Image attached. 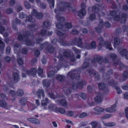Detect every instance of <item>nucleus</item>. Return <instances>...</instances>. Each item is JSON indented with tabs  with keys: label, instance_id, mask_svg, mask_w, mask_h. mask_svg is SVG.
Instances as JSON below:
<instances>
[{
	"label": "nucleus",
	"instance_id": "f8f14e48",
	"mask_svg": "<svg viewBox=\"0 0 128 128\" xmlns=\"http://www.w3.org/2000/svg\"><path fill=\"white\" fill-rule=\"evenodd\" d=\"M45 49L50 53L53 52L54 51V48L48 42V44L47 45V46L45 47Z\"/></svg>",
	"mask_w": 128,
	"mask_h": 128
},
{
	"label": "nucleus",
	"instance_id": "393cba45",
	"mask_svg": "<svg viewBox=\"0 0 128 128\" xmlns=\"http://www.w3.org/2000/svg\"><path fill=\"white\" fill-rule=\"evenodd\" d=\"M56 78L58 80L61 82H62L65 79V77L64 76L60 75H57Z\"/></svg>",
	"mask_w": 128,
	"mask_h": 128
},
{
	"label": "nucleus",
	"instance_id": "338daca9",
	"mask_svg": "<svg viewBox=\"0 0 128 128\" xmlns=\"http://www.w3.org/2000/svg\"><path fill=\"white\" fill-rule=\"evenodd\" d=\"M87 116V114L86 112H82L81 113L79 116L78 117L80 118H83L86 117Z\"/></svg>",
	"mask_w": 128,
	"mask_h": 128
},
{
	"label": "nucleus",
	"instance_id": "4d7b16f0",
	"mask_svg": "<svg viewBox=\"0 0 128 128\" xmlns=\"http://www.w3.org/2000/svg\"><path fill=\"white\" fill-rule=\"evenodd\" d=\"M46 30L44 29L42 30L39 33V34L40 35L44 36L46 35Z\"/></svg>",
	"mask_w": 128,
	"mask_h": 128
},
{
	"label": "nucleus",
	"instance_id": "e2e57ef3",
	"mask_svg": "<svg viewBox=\"0 0 128 128\" xmlns=\"http://www.w3.org/2000/svg\"><path fill=\"white\" fill-rule=\"evenodd\" d=\"M37 72L39 75H42V74L43 72L42 68H39L38 69Z\"/></svg>",
	"mask_w": 128,
	"mask_h": 128
},
{
	"label": "nucleus",
	"instance_id": "6ab92c4d",
	"mask_svg": "<svg viewBox=\"0 0 128 128\" xmlns=\"http://www.w3.org/2000/svg\"><path fill=\"white\" fill-rule=\"evenodd\" d=\"M29 121L36 124H40V121L34 118H29L28 119Z\"/></svg>",
	"mask_w": 128,
	"mask_h": 128
},
{
	"label": "nucleus",
	"instance_id": "7ed1b4c3",
	"mask_svg": "<svg viewBox=\"0 0 128 128\" xmlns=\"http://www.w3.org/2000/svg\"><path fill=\"white\" fill-rule=\"evenodd\" d=\"M68 74L72 78H74L76 80H78L80 79V76L79 74L78 73L77 70H74L72 72H69Z\"/></svg>",
	"mask_w": 128,
	"mask_h": 128
},
{
	"label": "nucleus",
	"instance_id": "f3484780",
	"mask_svg": "<svg viewBox=\"0 0 128 128\" xmlns=\"http://www.w3.org/2000/svg\"><path fill=\"white\" fill-rule=\"evenodd\" d=\"M118 83L117 81L114 82L113 80H111L108 82V85L110 86H112L113 87L115 88H118V87L117 86Z\"/></svg>",
	"mask_w": 128,
	"mask_h": 128
},
{
	"label": "nucleus",
	"instance_id": "f03ea898",
	"mask_svg": "<svg viewBox=\"0 0 128 128\" xmlns=\"http://www.w3.org/2000/svg\"><path fill=\"white\" fill-rule=\"evenodd\" d=\"M60 6L61 5L63 6L64 7H61L60 8V10L61 11H65L66 10V8H70L71 7V4L69 2H67L59 1L57 3Z\"/></svg>",
	"mask_w": 128,
	"mask_h": 128
},
{
	"label": "nucleus",
	"instance_id": "37998d69",
	"mask_svg": "<svg viewBox=\"0 0 128 128\" xmlns=\"http://www.w3.org/2000/svg\"><path fill=\"white\" fill-rule=\"evenodd\" d=\"M26 99L23 98H22L20 100V102L21 104L22 105H24L25 104V102Z\"/></svg>",
	"mask_w": 128,
	"mask_h": 128
},
{
	"label": "nucleus",
	"instance_id": "8fccbe9b",
	"mask_svg": "<svg viewBox=\"0 0 128 128\" xmlns=\"http://www.w3.org/2000/svg\"><path fill=\"white\" fill-rule=\"evenodd\" d=\"M109 57L112 60L116 59L117 57V55L115 54H111L109 55Z\"/></svg>",
	"mask_w": 128,
	"mask_h": 128
},
{
	"label": "nucleus",
	"instance_id": "39448f33",
	"mask_svg": "<svg viewBox=\"0 0 128 128\" xmlns=\"http://www.w3.org/2000/svg\"><path fill=\"white\" fill-rule=\"evenodd\" d=\"M97 41L98 42V50H101V48L104 46V42L102 37L100 36L97 37Z\"/></svg>",
	"mask_w": 128,
	"mask_h": 128
},
{
	"label": "nucleus",
	"instance_id": "c03bdc74",
	"mask_svg": "<svg viewBox=\"0 0 128 128\" xmlns=\"http://www.w3.org/2000/svg\"><path fill=\"white\" fill-rule=\"evenodd\" d=\"M112 116V114H108L105 115L102 117L101 118V120L106 119L108 118H109Z\"/></svg>",
	"mask_w": 128,
	"mask_h": 128
},
{
	"label": "nucleus",
	"instance_id": "ddd939ff",
	"mask_svg": "<svg viewBox=\"0 0 128 128\" xmlns=\"http://www.w3.org/2000/svg\"><path fill=\"white\" fill-rule=\"evenodd\" d=\"M128 15L124 13H122L121 14V16L120 18V21L122 23L124 22L126 20L127 18Z\"/></svg>",
	"mask_w": 128,
	"mask_h": 128
},
{
	"label": "nucleus",
	"instance_id": "7c9ffc66",
	"mask_svg": "<svg viewBox=\"0 0 128 128\" xmlns=\"http://www.w3.org/2000/svg\"><path fill=\"white\" fill-rule=\"evenodd\" d=\"M26 20L30 22H35V20L33 18L32 16L30 15L27 16Z\"/></svg>",
	"mask_w": 128,
	"mask_h": 128
},
{
	"label": "nucleus",
	"instance_id": "603ef678",
	"mask_svg": "<svg viewBox=\"0 0 128 128\" xmlns=\"http://www.w3.org/2000/svg\"><path fill=\"white\" fill-rule=\"evenodd\" d=\"M43 24L45 28L47 27L50 25L49 22L48 20H46L43 22Z\"/></svg>",
	"mask_w": 128,
	"mask_h": 128
},
{
	"label": "nucleus",
	"instance_id": "aec40b11",
	"mask_svg": "<svg viewBox=\"0 0 128 128\" xmlns=\"http://www.w3.org/2000/svg\"><path fill=\"white\" fill-rule=\"evenodd\" d=\"M104 46H105L106 48L110 50H112L113 49L111 47V43L109 42H104Z\"/></svg>",
	"mask_w": 128,
	"mask_h": 128
},
{
	"label": "nucleus",
	"instance_id": "412c9836",
	"mask_svg": "<svg viewBox=\"0 0 128 128\" xmlns=\"http://www.w3.org/2000/svg\"><path fill=\"white\" fill-rule=\"evenodd\" d=\"M50 81L47 80H45L42 81L43 85L44 87L48 88L50 85Z\"/></svg>",
	"mask_w": 128,
	"mask_h": 128
},
{
	"label": "nucleus",
	"instance_id": "f257e3e1",
	"mask_svg": "<svg viewBox=\"0 0 128 128\" xmlns=\"http://www.w3.org/2000/svg\"><path fill=\"white\" fill-rule=\"evenodd\" d=\"M30 32L29 31H27L24 34L22 35L21 34H20L18 36V39L20 41H25L26 45L28 46H33L34 43L32 41L28 39V36L30 35Z\"/></svg>",
	"mask_w": 128,
	"mask_h": 128
},
{
	"label": "nucleus",
	"instance_id": "13d9d810",
	"mask_svg": "<svg viewBox=\"0 0 128 128\" xmlns=\"http://www.w3.org/2000/svg\"><path fill=\"white\" fill-rule=\"evenodd\" d=\"M127 70L124 72L123 74L124 77L125 78H128V67H127Z\"/></svg>",
	"mask_w": 128,
	"mask_h": 128
},
{
	"label": "nucleus",
	"instance_id": "bf43d9fd",
	"mask_svg": "<svg viewBox=\"0 0 128 128\" xmlns=\"http://www.w3.org/2000/svg\"><path fill=\"white\" fill-rule=\"evenodd\" d=\"M96 16L94 14H91L89 16V19L90 20L93 21L96 19Z\"/></svg>",
	"mask_w": 128,
	"mask_h": 128
},
{
	"label": "nucleus",
	"instance_id": "e433bc0d",
	"mask_svg": "<svg viewBox=\"0 0 128 128\" xmlns=\"http://www.w3.org/2000/svg\"><path fill=\"white\" fill-rule=\"evenodd\" d=\"M36 25L34 24L28 25V28L31 31H34L35 30V27Z\"/></svg>",
	"mask_w": 128,
	"mask_h": 128
},
{
	"label": "nucleus",
	"instance_id": "473e14b6",
	"mask_svg": "<svg viewBox=\"0 0 128 128\" xmlns=\"http://www.w3.org/2000/svg\"><path fill=\"white\" fill-rule=\"evenodd\" d=\"M48 99L46 98L44 100H43L42 102V105L43 106H46L48 102Z\"/></svg>",
	"mask_w": 128,
	"mask_h": 128
},
{
	"label": "nucleus",
	"instance_id": "a878e982",
	"mask_svg": "<svg viewBox=\"0 0 128 128\" xmlns=\"http://www.w3.org/2000/svg\"><path fill=\"white\" fill-rule=\"evenodd\" d=\"M60 103L62 106L66 107L67 106V102L65 99H62L61 100Z\"/></svg>",
	"mask_w": 128,
	"mask_h": 128
},
{
	"label": "nucleus",
	"instance_id": "5fc2aeb1",
	"mask_svg": "<svg viewBox=\"0 0 128 128\" xmlns=\"http://www.w3.org/2000/svg\"><path fill=\"white\" fill-rule=\"evenodd\" d=\"M66 114L68 116H71L74 115V112L71 110H68L66 112Z\"/></svg>",
	"mask_w": 128,
	"mask_h": 128
},
{
	"label": "nucleus",
	"instance_id": "4be33fe9",
	"mask_svg": "<svg viewBox=\"0 0 128 128\" xmlns=\"http://www.w3.org/2000/svg\"><path fill=\"white\" fill-rule=\"evenodd\" d=\"M99 92L102 93L104 96V94H106L109 91L108 88H99Z\"/></svg>",
	"mask_w": 128,
	"mask_h": 128
},
{
	"label": "nucleus",
	"instance_id": "052dcab7",
	"mask_svg": "<svg viewBox=\"0 0 128 128\" xmlns=\"http://www.w3.org/2000/svg\"><path fill=\"white\" fill-rule=\"evenodd\" d=\"M10 58L8 56H7L4 58V62L6 63H8L10 62Z\"/></svg>",
	"mask_w": 128,
	"mask_h": 128
},
{
	"label": "nucleus",
	"instance_id": "09e8293b",
	"mask_svg": "<svg viewBox=\"0 0 128 128\" xmlns=\"http://www.w3.org/2000/svg\"><path fill=\"white\" fill-rule=\"evenodd\" d=\"M49 95L50 98L52 99H54L60 97V96L58 95L56 97L52 93H49Z\"/></svg>",
	"mask_w": 128,
	"mask_h": 128
},
{
	"label": "nucleus",
	"instance_id": "c756f323",
	"mask_svg": "<svg viewBox=\"0 0 128 128\" xmlns=\"http://www.w3.org/2000/svg\"><path fill=\"white\" fill-rule=\"evenodd\" d=\"M82 40L80 38H78L77 40V42L76 45L80 47H82L83 45V43L82 41Z\"/></svg>",
	"mask_w": 128,
	"mask_h": 128
},
{
	"label": "nucleus",
	"instance_id": "4468645a",
	"mask_svg": "<svg viewBox=\"0 0 128 128\" xmlns=\"http://www.w3.org/2000/svg\"><path fill=\"white\" fill-rule=\"evenodd\" d=\"M116 106V104H113L112 106L108 108H106V111L109 112H115L116 111V109L114 107Z\"/></svg>",
	"mask_w": 128,
	"mask_h": 128
},
{
	"label": "nucleus",
	"instance_id": "2f4dec72",
	"mask_svg": "<svg viewBox=\"0 0 128 128\" xmlns=\"http://www.w3.org/2000/svg\"><path fill=\"white\" fill-rule=\"evenodd\" d=\"M48 44V42H44L42 44L40 45V50H42L44 46H46V47L47 46V45Z\"/></svg>",
	"mask_w": 128,
	"mask_h": 128
},
{
	"label": "nucleus",
	"instance_id": "58836bf2",
	"mask_svg": "<svg viewBox=\"0 0 128 128\" xmlns=\"http://www.w3.org/2000/svg\"><path fill=\"white\" fill-rule=\"evenodd\" d=\"M48 2L49 3L50 7L53 8L54 5V0H47Z\"/></svg>",
	"mask_w": 128,
	"mask_h": 128
},
{
	"label": "nucleus",
	"instance_id": "3c124183",
	"mask_svg": "<svg viewBox=\"0 0 128 128\" xmlns=\"http://www.w3.org/2000/svg\"><path fill=\"white\" fill-rule=\"evenodd\" d=\"M98 87L99 88H105L106 87V85L104 83L101 82L98 84Z\"/></svg>",
	"mask_w": 128,
	"mask_h": 128
},
{
	"label": "nucleus",
	"instance_id": "c9c22d12",
	"mask_svg": "<svg viewBox=\"0 0 128 128\" xmlns=\"http://www.w3.org/2000/svg\"><path fill=\"white\" fill-rule=\"evenodd\" d=\"M64 26L65 28L68 29L71 28L72 26V23L71 22H66Z\"/></svg>",
	"mask_w": 128,
	"mask_h": 128
},
{
	"label": "nucleus",
	"instance_id": "9d476101",
	"mask_svg": "<svg viewBox=\"0 0 128 128\" xmlns=\"http://www.w3.org/2000/svg\"><path fill=\"white\" fill-rule=\"evenodd\" d=\"M102 58L103 57L102 56L99 55H95L94 56V59L92 60L91 62L92 64L96 62H99L101 60H102Z\"/></svg>",
	"mask_w": 128,
	"mask_h": 128
},
{
	"label": "nucleus",
	"instance_id": "a18cd8bd",
	"mask_svg": "<svg viewBox=\"0 0 128 128\" xmlns=\"http://www.w3.org/2000/svg\"><path fill=\"white\" fill-rule=\"evenodd\" d=\"M24 4L25 7L27 9H29L30 8V3H29V2H28L26 1H25L24 2Z\"/></svg>",
	"mask_w": 128,
	"mask_h": 128
},
{
	"label": "nucleus",
	"instance_id": "49530a36",
	"mask_svg": "<svg viewBox=\"0 0 128 128\" xmlns=\"http://www.w3.org/2000/svg\"><path fill=\"white\" fill-rule=\"evenodd\" d=\"M6 22L5 20L3 18H0V27L2 26V25L3 24H5Z\"/></svg>",
	"mask_w": 128,
	"mask_h": 128
},
{
	"label": "nucleus",
	"instance_id": "6e6552de",
	"mask_svg": "<svg viewBox=\"0 0 128 128\" xmlns=\"http://www.w3.org/2000/svg\"><path fill=\"white\" fill-rule=\"evenodd\" d=\"M104 23L102 20H100V22L98 24V26L96 27L95 28V31L98 33H100L101 32L102 29L103 28Z\"/></svg>",
	"mask_w": 128,
	"mask_h": 128
},
{
	"label": "nucleus",
	"instance_id": "b1692460",
	"mask_svg": "<svg viewBox=\"0 0 128 128\" xmlns=\"http://www.w3.org/2000/svg\"><path fill=\"white\" fill-rule=\"evenodd\" d=\"M113 72V71L112 70H110L108 71V75L106 76V74H104L103 75V77L104 79H106L109 78V75L112 74Z\"/></svg>",
	"mask_w": 128,
	"mask_h": 128
},
{
	"label": "nucleus",
	"instance_id": "bb28decb",
	"mask_svg": "<svg viewBox=\"0 0 128 128\" xmlns=\"http://www.w3.org/2000/svg\"><path fill=\"white\" fill-rule=\"evenodd\" d=\"M71 50H68L65 51L63 52V55L66 58H68L70 56Z\"/></svg>",
	"mask_w": 128,
	"mask_h": 128
},
{
	"label": "nucleus",
	"instance_id": "864d4df0",
	"mask_svg": "<svg viewBox=\"0 0 128 128\" xmlns=\"http://www.w3.org/2000/svg\"><path fill=\"white\" fill-rule=\"evenodd\" d=\"M26 16V15L23 12L20 13L19 15V18H23Z\"/></svg>",
	"mask_w": 128,
	"mask_h": 128
},
{
	"label": "nucleus",
	"instance_id": "ea45409f",
	"mask_svg": "<svg viewBox=\"0 0 128 128\" xmlns=\"http://www.w3.org/2000/svg\"><path fill=\"white\" fill-rule=\"evenodd\" d=\"M114 44L115 45H118L120 42L119 38L117 37L115 38L114 41Z\"/></svg>",
	"mask_w": 128,
	"mask_h": 128
},
{
	"label": "nucleus",
	"instance_id": "a211bd4d",
	"mask_svg": "<svg viewBox=\"0 0 128 128\" xmlns=\"http://www.w3.org/2000/svg\"><path fill=\"white\" fill-rule=\"evenodd\" d=\"M12 77L14 80L16 82H18L20 79L18 73L14 72L12 74Z\"/></svg>",
	"mask_w": 128,
	"mask_h": 128
},
{
	"label": "nucleus",
	"instance_id": "680f3d73",
	"mask_svg": "<svg viewBox=\"0 0 128 128\" xmlns=\"http://www.w3.org/2000/svg\"><path fill=\"white\" fill-rule=\"evenodd\" d=\"M70 33L72 34L76 35L78 33V32L76 30L73 29L72 30Z\"/></svg>",
	"mask_w": 128,
	"mask_h": 128
},
{
	"label": "nucleus",
	"instance_id": "774afa93",
	"mask_svg": "<svg viewBox=\"0 0 128 128\" xmlns=\"http://www.w3.org/2000/svg\"><path fill=\"white\" fill-rule=\"evenodd\" d=\"M116 14V12L114 10H113L110 11V15L112 16H114Z\"/></svg>",
	"mask_w": 128,
	"mask_h": 128
},
{
	"label": "nucleus",
	"instance_id": "dca6fc26",
	"mask_svg": "<svg viewBox=\"0 0 128 128\" xmlns=\"http://www.w3.org/2000/svg\"><path fill=\"white\" fill-rule=\"evenodd\" d=\"M86 14V11L85 9H81L79 11L78 13V15L81 18L84 16Z\"/></svg>",
	"mask_w": 128,
	"mask_h": 128
},
{
	"label": "nucleus",
	"instance_id": "1a4fd4ad",
	"mask_svg": "<svg viewBox=\"0 0 128 128\" xmlns=\"http://www.w3.org/2000/svg\"><path fill=\"white\" fill-rule=\"evenodd\" d=\"M103 95L102 93L99 92L98 94L95 98V101L98 103H100L102 102L103 100Z\"/></svg>",
	"mask_w": 128,
	"mask_h": 128
},
{
	"label": "nucleus",
	"instance_id": "a19ab883",
	"mask_svg": "<svg viewBox=\"0 0 128 128\" xmlns=\"http://www.w3.org/2000/svg\"><path fill=\"white\" fill-rule=\"evenodd\" d=\"M0 106L2 107L5 108L7 106L6 103L4 100H1L0 101Z\"/></svg>",
	"mask_w": 128,
	"mask_h": 128
},
{
	"label": "nucleus",
	"instance_id": "cd10ccee",
	"mask_svg": "<svg viewBox=\"0 0 128 128\" xmlns=\"http://www.w3.org/2000/svg\"><path fill=\"white\" fill-rule=\"evenodd\" d=\"M56 109V110L57 111V112H59L62 114H64L65 112V110L62 108H59L58 107Z\"/></svg>",
	"mask_w": 128,
	"mask_h": 128
},
{
	"label": "nucleus",
	"instance_id": "4c0bfd02",
	"mask_svg": "<svg viewBox=\"0 0 128 128\" xmlns=\"http://www.w3.org/2000/svg\"><path fill=\"white\" fill-rule=\"evenodd\" d=\"M36 17L37 19L41 20L43 18L44 15L42 12H38Z\"/></svg>",
	"mask_w": 128,
	"mask_h": 128
},
{
	"label": "nucleus",
	"instance_id": "de8ad7c7",
	"mask_svg": "<svg viewBox=\"0 0 128 128\" xmlns=\"http://www.w3.org/2000/svg\"><path fill=\"white\" fill-rule=\"evenodd\" d=\"M92 128H96L98 123L95 121H93L91 122Z\"/></svg>",
	"mask_w": 128,
	"mask_h": 128
},
{
	"label": "nucleus",
	"instance_id": "0e129e2a",
	"mask_svg": "<svg viewBox=\"0 0 128 128\" xmlns=\"http://www.w3.org/2000/svg\"><path fill=\"white\" fill-rule=\"evenodd\" d=\"M79 96L83 99L85 100L86 98V95L83 92L80 93Z\"/></svg>",
	"mask_w": 128,
	"mask_h": 128
},
{
	"label": "nucleus",
	"instance_id": "20e7f679",
	"mask_svg": "<svg viewBox=\"0 0 128 128\" xmlns=\"http://www.w3.org/2000/svg\"><path fill=\"white\" fill-rule=\"evenodd\" d=\"M84 47L86 48L88 50H91L95 49L96 48V42L94 40L92 41L90 44L86 43Z\"/></svg>",
	"mask_w": 128,
	"mask_h": 128
},
{
	"label": "nucleus",
	"instance_id": "72a5a7b5",
	"mask_svg": "<svg viewBox=\"0 0 128 128\" xmlns=\"http://www.w3.org/2000/svg\"><path fill=\"white\" fill-rule=\"evenodd\" d=\"M24 92L22 89H19L16 93V94L19 96H21L24 94Z\"/></svg>",
	"mask_w": 128,
	"mask_h": 128
},
{
	"label": "nucleus",
	"instance_id": "69168bd1",
	"mask_svg": "<svg viewBox=\"0 0 128 128\" xmlns=\"http://www.w3.org/2000/svg\"><path fill=\"white\" fill-rule=\"evenodd\" d=\"M89 65L88 63L86 62H84L83 64L82 68L83 69H84L88 67Z\"/></svg>",
	"mask_w": 128,
	"mask_h": 128
},
{
	"label": "nucleus",
	"instance_id": "5701e85b",
	"mask_svg": "<svg viewBox=\"0 0 128 128\" xmlns=\"http://www.w3.org/2000/svg\"><path fill=\"white\" fill-rule=\"evenodd\" d=\"M104 124L105 126H115L116 125V124L114 122H110L106 123L104 121H102Z\"/></svg>",
	"mask_w": 128,
	"mask_h": 128
},
{
	"label": "nucleus",
	"instance_id": "423d86ee",
	"mask_svg": "<svg viewBox=\"0 0 128 128\" xmlns=\"http://www.w3.org/2000/svg\"><path fill=\"white\" fill-rule=\"evenodd\" d=\"M86 83L84 81H82L81 82H78V84L75 82H73L72 84V88H77L78 87H83V86L85 85Z\"/></svg>",
	"mask_w": 128,
	"mask_h": 128
},
{
	"label": "nucleus",
	"instance_id": "79ce46f5",
	"mask_svg": "<svg viewBox=\"0 0 128 128\" xmlns=\"http://www.w3.org/2000/svg\"><path fill=\"white\" fill-rule=\"evenodd\" d=\"M56 17L58 21L60 22H63L65 20L64 18L62 17H60L58 15H56Z\"/></svg>",
	"mask_w": 128,
	"mask_h": 128
},
{
	"label": "nucleus",
	"instance_id": "f704fd0d",
	"mask_svg": "<svg viewBox=\"0 0 128 128\" xmlns=\"http://www.w3.org/2000/svg\"><path fill=\"white\" fill-rule=\"evenodd\" d=\"M120 54L122 56H125L127 55L128 53V51L126 49H124L122 50L121 52H119Z\"/></svg>",
	"mask_w": 128,
	"mask_h": 128
},
{
	"label": "nucleus",
	"instance_id": "c85d7f7f",
	"mask_svg": "<svg viewBox=\"0 0 128 128\" xmlns=\"http://www.w3.org/2000/svg\"><path fill=\"white\" fill-rule=\"evenodd\" d=\"M94 110L98 112H102L104 111V109L100 107H96L94 108Z\"/></svg>",
	"mask_w": 128,
	"mask_h": 128
},
{
	"label": "nucleus",
	"instance_id": "6e6d98bb",
	"mask_svg": "<svg viewBox=\"0 0 128 128\" xmlns=\"http://www.w3.org/2000/svg\"><path fill=\"white\" fill-rule=\"evenodd\" d=\"M77 38L75 37L72 39L71 42V44L72 45H76L77 41Z\"/></svg>",
	"mask_w": 128,
	"mask_h": 128
},
{
	"label": "nucleus",
	"instance_id": "2eb2a0df",
	"mask_svg": "<svg viewBox=\"0 0 128 128\" xmlns=\"http://www.w3.org/2000/svg\"><path fill=\"white\" fill-rule=\"evenodd\" d=\"M57 108L58 107L55 106L54 104L51 103L48 106V109L50 111L56 112H57L56 110L57 109L56 108Z\"/></svg>",
	"mask_w": 128,
	"mask_h": 128
},
{
	"label": "nucleus",
	"instance_id": "0eeeda50",
	"mask_svg": "<svg viewBox=\"0 0 128 128\" xmlns=\"http://www.w3.org/2000/svg\"><path fill=\"white\" fill-rule=\"evenodd\" d=\"M33 92L34 94H36L38 96V98H41V94L42 96L44 98L45 95L44 93V90L42 89L41 90L39 89L36 92L34 89L33 90Z\"/></svg>",
	"mask_w": 128,
	"mask_h": 128
},
{
	"label": "nucleus",
	"instance_id": "9b49d317",
	"mask_svg": "<svg viewBox=\"0 0 128 128\" xmlns=\"http://www.w3.org/2000/svg\"><path fill=\"white\" fill-rule=\"evenodd\" d=\"M24 72L27 74L35 75L36 74V69L35 68H32L30 70V71L27 70H24Z\"/></svg>",
	"mask_w": 128,
	"mask_h": 128
}]
</instances>
